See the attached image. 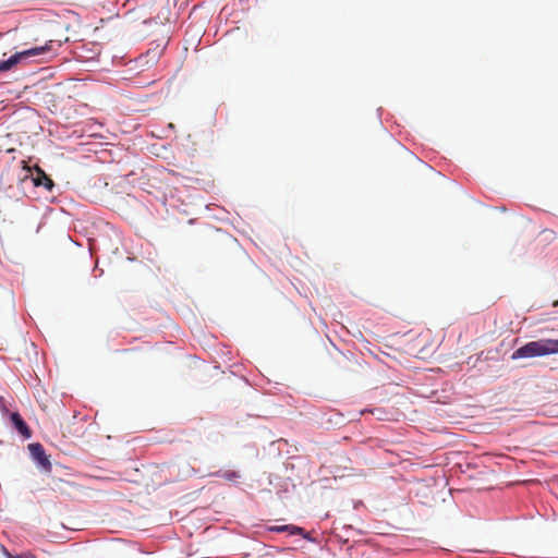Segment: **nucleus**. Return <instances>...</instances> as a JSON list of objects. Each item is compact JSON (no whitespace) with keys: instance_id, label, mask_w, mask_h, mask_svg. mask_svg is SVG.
Returning <instances> with one entry per match:
<instances>
[{"instance_id":"1","label":"nucleus","mask_w":558,"mask_h":558,"mask_svg":"<svg viewBox=\"0 0 558 558\" xmlns=\"http://www.w3.org/2000/svg\"><path fill=\"white\" fill-rule=\"evenodd\" d=\"M143 26H154L153 33H160L161 39L155 47L149 48L145 53L135 60V65L141 71H146L155 66L161 58L165 47L168 43L167 32H165L166 23L157 20H145Z\"/></svg>"},{"instance_id":"2","label":"nucleus","mask_w":558,"mask_h":558,"mask_svg":"<svg viewBox=\"0 0 558 558\" xmlns=\"http://www.w3.org/2000/svg\"><path fill=\"white\" fill-rule=\"evenodd\" d=\"M558 353V340L539 339L520 347L512 353V360L532 359Z\"/></svg>"},{"instance_id":"3","label":"nucleus","mask_w":558,"mask_h":558,"mask_svg":"<svg viewBox=\"0 0 558 558\" xmlns=\"http://www.w3.org/2000/svg\"><path fill=\"white\" fill-rule=\"evenodd\" d=\"M51 43L49 41L44 46L31 48L21 52H16L11 56L8 60L0 61V72L9 71L22 60L31 57H38L45 54L51 50Z\"/></svg>"},{"instance_id":"4","label":"nucleus","mask_w":558,"mask_h":558,"mask_svg":"<svg viewBox=\"0 0 558 558\" xmlns=\"http://www.w3.org/2000/svg\"><path fill=\"white\" fill-rule=\"evenodd\" d=\"M23 169L26 170V174L23 178V181L31 179L34 186H41L48 192L52 191L54 186L52 179L38 165L29 167L25 161H23Z\"/></svg>"},{"instance_id":"5","label":"nucleus","mask_w":558,"mask_h":558,"mask_svg":"<svg viewBox=\"0 0 558 558\" xmlns=\"http://www.w3.org/2000/svg\"><path fill=\"white\" fill-rule=\"evenodd\" d=\"M28 450L32 458L36 461L39 468H41L45 472L51 471V462L49 456L46 454V451L41 444L34 442L28 445Z\"/></svg>"},{"instance_id":"6","label":"nucleus","mask_w":558,"mask_h":558,"mask_svg":"<svg viewBox=\"0 0 558 558\" xmlns=\"http://www.w3.org/2000/svg\"><path fill=\"white\" fill-rule=\"evenodd\" d=\"M11 421L14 425V427L19 430V433L24 436L25 438H29L32 436L31 429L28 428L25 421L22 418V416L14 412L11 414Z\"/></svg>"},{"instance_id":"7","label":"nucleus","mask_w":558,"mask_h":558,"mask_svg":"<svg viewBox=\"0 0 558 558\" xmlns=\"http://www.w3.org/2000/svg\"><path fill=\"white\" fill-rule=\"evenodd\" d=\"M271 532H289L291 535H303L304 530L295 525H277L269 529Z\"/></svg>"},{"instance_id":"8","label":"nucleus","mask_w":558,"mask_h":558,"mask_svg":"<svg viewBox=\"0 0 558 558\" xmlns=\"http://www.w3.org/2000/svg\"><path fill=\"white\" fill-rule=\"evenodd\" d=\"M219 475L229 482H234L238 478H240V473L236 471H233V470H227V471L220 472Z\"/></svg>"},{"instance_id":"9","label":"nucleus","mask_w":558,"mask_h":558,"mask_svg":"<svg viewBox=\"0 0 558 558\" xmlns=\"http://www.w3.org/2000/svg\"><path fill=\"white\" fill-rule=\"evenodd\" d=\"M3 553L7 558H37L32 551H24L17 555H13L4 548Z\"/></svg>"},{"instance_id":"10","label":"nucleus","mask_w":558,"mask_h":558,"mask_svg":"<svg viewBox=\"0 0 558 558\" xmlns=\"http://www.w3.org/2000/svg\"><path fill=\"white\" fill-rule=\"evenodd\" d=\"M140 32H141V34H142V35H144V36L149 35V33H148L146 29H144V28H143V29H141Z\"/></svg>"},{"instance_id":"11","label":"nucleus","mask_w":558,"mask_h":558,"mask_svg":"<svg viewBox=\"0 0 558 558\" xmlns=\"http://www.w3.org/2000/svg\"><path fill=\"white\" fill-rule=\"evenodd\" d=\"M177 480H179V474H175V475L173 476V478H172V481H177Z\"/></svg>"}]
</instances>
